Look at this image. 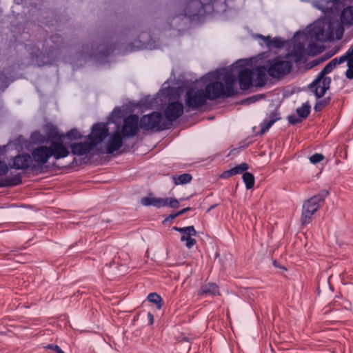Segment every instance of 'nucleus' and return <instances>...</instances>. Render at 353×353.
Returning <instances> with one entry per match:
<instances>
[{
    "label": "nucleus",
    "mask_w": 353,
    "mask_h": 353,
    "mask_svg": "<svg viewBox=\"0 0 353 353\" xmlns=\"http://www.w3.org/2000/svg\"><path fill=\"white\" fill-rule=\"evenodd\" d=\"M220 75L221 79L224 81L225 85L221 81H215L208 83L205 88V96L210 101L229 97L233 96L235 93L234 84L236 78L232 72L228 70H223Z\"/></svg>",
    "instance_id": "obj_1"
},
{
    "label": "nucleus",
    "mask_w": 353,
    "mask_h": 353,
    "mask_svg": "<svg viewBox=\"0 0 353 353\" xmlns=\"http://www.w3.org/2000/svg\"><path fill=\"white\" fill-rule=\"evenodd\" d=\"M327 195L328 191L322 190L318 194L314 195L304 202L301 219L303 225H306L311 222L312 216L319 210Z\"/></svg>",
    "instance_id": "obj_2"
},
{
    "label": "nucleus",
    "mask_w": 353,
    "mask_h": 353,
    "mask_svg": "<svg viewBox=\"0 0 353 353\" xmlns=\"http://www.w3.org/2000/svg\"><path fill=\"white\" fill-rule=\"evenodd\" d=\"M268 74L274 79H281L289 74L292 64L281 57L268 60L265 64Z\"/></svg>",
    "instance_id": "obj_3"
},
{
    "label": "nucleus",
    "mask_w": 353,
    "mask_h": 353,
    "mask_svg": "<svg viewBox=\"0 0 353 353\" xmlns=\"http://www.w3.org/2000/svg\"><path fill=\"white\" fill-rule=\"evenodd\" d=\"M334 68L330 62L319 73L317 78L309 85L310 89L312 90L316 98H321L330 89L331 78L325 77L327 74L330 73Z\"/></svg>",
    "instance_id": "obj_4"
},
{
    "label": "nucleus",
    "mask_w": 353,
    "mask_h": 353,
    "mask_svg": "<svg viewBox=\"0 0 353 353\" xmlns=\"http://www.w3.org/2000/svg\"><path fill=\"white\" fill-rule=\"evenodd\" d=\"M140 128L145 131L161 132L168 129V123L163 121L159 112H152L142 116L139 119Z\"/></svg>",
    "instance_id": "obj_5"
},
{
    "label": "nucleus",
    "mask_w": 353,
    "mask_h": 353,
    "mask_svg": "<svg viewBox=\"0 0 353 353\" xmlns=\"http://www.w3.org/2000/svg\"><path fill=\"white\" fill-rule=\"evenodd\" d=\"M214 1L215 0H188L184 8V15L191 21L199 20L205 15L206 7Z\"/></svg>",
    "instance_id": "obj_6"
},
{
    "label": "nucleus",
    "mask_w": 353,
    "mask_h": 353,
    "mask_svg": "<svg viewBox=\"0 0 353 353\" xmlns=\"http://www.w3.org/2000/svg\"><path fill=\"white\" fill-rule=\"evenodd\" d=\"M207 97L203 89L191 88L186 91L185 104L190 110H197L205 105Z\"/></svg>",
    "instance_id": "obj_7"
},
{
    "label": "nucleus",
    "mask_w": 353,
    "mask_h": 353,
    "mask_svg": "<svg viewBox=\"0 0 353 353\" xmlns=\"http://www.w3.org/2000/svg\"><path fill=\"white\" fill-rule=\"evenodd\" d=\"M139 121L137 114H130L124 118L120 130L124 138H132L138 134L141 129Z\"/></svg>",
    "instance_id": "obj_8"
},
{
    "label": "nucleus",
    "mask_w": 353,
    "mask_h": 353,
    "mask_svg": "<svg viewBox=\"0 0 353 353\" xmlns=\"http://www.w3.org/2000/svg\"><path fill=\"white\" fill-rule=\"evenodd\" d=\"M108 135V128L106 123H97L92 125L90 134L88 139L95 148L101 143Z\"/></svg>",
    "instance_id": "obj_9"
},
{
    "label": "nucleus",
    "mask_w": 353,
    "mask_h": 353,
    "mask_svg": "<svg viewBox=\"0 0 353 353\" xmlns=\"http://www.w3.org/2000/svg\"><path fill=\"white\" fill-rule=\"evenodd\" d=\"M51 157L50 148L48 146H39L32 152V161L34 163L32 165V170L41 168Z\"/></svg>",
    "instance_id": "obj_10"
},
{
    "label": "nucleus",
    "mask_w": 353,
    "mask_h": 353,
    "mask_svg": "<svg viewBox=\"0 0 353 353\" xmlns=\"http://www.w3.org/2000/svg\"><path fill=\"white\" fill-rule=\"evenodd\" d=\"M184 112V107L181 102L174 101L168 103L165 108V119L170 122H174L181 117Z\"/></svg>",
    "instance_id": "obj_11"
},
{
    "label": "nucleus",
    "mask_w": 353,
    "mask_h": 353,
    "mask_svg": "<svg viewBox=\"0 0 353 353\" xmlns=\"http://www.w3.org/2000/svg\"><path fill=\"white\" fill-rule=\"evenodd\" d=\"M32 157L27 153H23L14 157L12 159V163L10 164V166L13 169L26 170L29 168H32Z\"/></svg>",
    "instance_id": "obj_12"
},
{
    "label": "nucleus",
    "mask_w": 353,
    "mask_h": 353,
    "mask_svg": "<svg viewBox=\"0 0 353 353\" xmlns=\"http://www.w3.org/2000/svg\"><path fill=\"white\" fill-rule=\"evenodd\" d=\"M124 137L119 130H116L110 134L106 144V152L108 154H112L119 150L123 145Z\"/></svg>",
    "instance_id": "obj_13"
},
{
    "label": "nucleus",
    "mask_w": 353,
    "mask_h": 353,
    "mask_svg": "<svg viewBox=\"0 0 353 353\" xmlns=\"http://www.w3.org/2000/svg\"><path fill=\"white\" fill-rule=\"evenodd\" d=\"M48 148L51 157H53L55 159L65 158L70 154L68 148L61 141H52Z\"/></svg>",
    "instance_id": "obj_14"
},
{
    "label": "nucleus",
    "mask_w": 353,
    "mask_h": 353,
    "mask_svg": "<svg viewBox=\"0 0 353 353\" xmlns=\"http://www.w3.org/2000/svg\"><path fill=\"white\" fill-rule=\"evenodd\" d=\"M238 77L240 88L247 90L252 85L254 72L248 68H244L239 72Z\"/></svg>",
    "instance_id": "obj_15"
},
{
    "label": "nucleus",
    "mask_w": 353,
    "mask_h": 353,
    "mask_svg": "<svg viewBox=\"0 0 353 353\" xmlns=\"http://www.w3.org/2000/svg\"><path fill=\"white\" fill-rule=\"evenodd\" d=\"M90 141L80 143H74L70 145L71 152L73 154L77 156L86 155L92 151L94 148Z\"/></svg>",
    "instance_id": "obj_16"
},
{
    "label": "nucleus",
    "mask_w": 353,
    "mask_h": 353,
    "mask_svg": "<svg viewBox=\"0 0 353 353\" xmlns=\"http://www.w3.org/2000/svg\"><path fill=\"white\" fill-rule=\"evenodd\" d=\"M142 205L145 206L152 205L157 208L165 207L166 200L165 198H159L152 196L143 197L141 200Z\"/></svg>",
    "instance_id": "obj_17"
},
{
    "label": "nucleus",
    "mask_w": 353,
    "mask_h": 353,
    "mask_svg": "<svg viewBox=\"0 0 353 353\" xmlns=\"http://www.w3.org/2000/svg\"><path fill=\"white\" fill-rule=\"evenodd\" d=\"M266 65L258 66L254 69V75H255V85L257 86H263L266 83Z\"/></svg>",
    "instance_id": "obj_18"
},
{
    "label": "nucleus",
    "mask_w": 353,
    "mask_h": 353,
    "mask_svg": "<svg viewBox=\"0 0 353 353\" xmlns=\"http://www.w3.org/2000/svg\"><path fill=\"white\" fill-rule=\"evenodd\" d=\"M339 3V0H319L315 7L325 12L336 8Z\"/></svg>",
    "instance_id": "obj_19"
},
{
    "label": "nucleus",
    "mask_w": 353,
    "mask_h": 353,
    "mask_svg": "<svg viewBox=\"0 0 353 353\" xmlns=\"http://www.w3.org/2000/svg\"><path fill=\"white\" fill-rule=\"evenodd\" d=\"M280 119L279 117H278L277 113L275 112H271V114L269 116V118L267 119H265L261 124H260V131L259 134L261 135L265 133L272 126V125L279 119Z\"/></svg>",
    "instance_id": "obj_20"
},
{
    "label": "nucleus",
    "mask_w": 353,
    "mask_h": 353,
    "mask_svg": "<svg viewBox=\"0 0 353 353\" xmlns=\"http://www.w3.org/2000/svg\"><path fill=\"white\" fill-rule=\"evenodd\" d=\"M340 19L343 26H353V6H348L341 13Z\"/></svg>",
    "instance_id": "obj_21"
},
{
    "label": "nucleus",
    "mask_w": 353,
    "mask_h": 353,
    "mask_svg": "<svg viewBox=\"0 0 353 353\" xmlns=\"http://www.w3.org/2000/svg\"><path fill=\"white\" fill-rule=\"evenodd\" d=\"M216 294H219V288L213 283H209L202 285L198 292L199 296H215Z\"/></svg>",
    "instance_id": "obj_22"
},
{
    "label": "nucleus",
    "mask_w": 353,
    "mask_h": 353,
    "mask_svg": "<svg viewBox=\"0 0 353 353\" xmlns=\"http://www.w3.org/2000/svg\"><path fill=\"white\" fill-rule=\"evenodd\" d=\"M22 183V179L20 174H15L12 177H6L1 180L0 187H12L20 185Z\"/></svg>",
    "instance_id": "obj_23"
},
{
    "label": "nucleus",
    "mask_w": 353,
    "mask_h": 353,
    "mask_svg": "<svg viewBox=\"0 0 353 353\" xmlns=\"http://www.w3.org/2000/svg\"><path fill=\"white\" fill-rule=\"evenodd\" d=\"M45 134L47 140L54 141L60 139L63 136H60L57 128L51 123H48L45 126Z\"/></svg>",
    "instance_id": "obj_24"
},
{
    "label": "nucleus",
    "mask_w": 353,
    "mask_h": 353,
    "mask_svg": "<svg viewBox=\"0 0 353 353\" xmlns=\"http://www.w3.org/2000/svg\"><path fill=\"white\" fill-rule=\"evenodd\" d=\"M305 53L303 48L300 46L298 48L292 50L291 52L286 55V58H292L293 61L296 63H301L304 60Z\"/></svg>",
    "instance_id": "obj_25"
},
{
    "label": "nucleus",
    "mask_w": 353,
    "mask_h": 353,
    "mask_svg": "<svg viewBox=\"0 0 353 353\" xmlns=\"http://www.w3.org/2000/svg\"><path fill=\"white\" fill-rule=\"evenodd\" d=\"M260 37L265 41L266 45L268 47L272 46L274 48H281L284 46L285 43V41L279 37L271 39L270 36L264 37L263 35H260Z\"/></svg>",
    "instance_id": "obj_26"
},
{
    "label": "nucleus",
    "mask_w": 353,
    "mask_h": 353,
    "mask_svg": "<svg viewBox=\"0 0 353 353\" xmlns=\"http://www.w3.org/2000/svg\"><path fill=\"white\" fill-rule=\"evenodd\" d=\"M173 229L181 233V237H184L185 239L196 235V231L192 225L183 228L174 227Z\"/></svg>",
    "instance_id": "obj_27"
},
{
    "label": "nucleus",
    "mask_w": 353,
    "mask_h": 353,
    "mask_svg": "<svg viewBox=\"0 0 353 353\" xmlns=\"http://www.w3.org/2000/svg\"><path fill=\"white\" fill-rule=\"evenodd\" d=\"M192 176L190 174L185 173L180 175L172 176L175 185H183L190 183L192 181Z\"/></svg>",
    "instance_id": "obj_28"
},
{
    "label": "nucleus",
    "mask_w": 353,
    "mask_h": 353,
    "mask_svg": "<svg viewBox=\"0 0 353 353\" xmlns=\"http://www.w3.org/2000/svg\"><path fill=\"white\" fill-rule=\"evenodd\" d=\"M147 299L148 301L156 305L157 309L160 310L163 305V299L157 293L152 292L148 294Z\"/></svg>",
    "instance_id": "obj_29"
},
{
    "label": "nucleus",
    "mask_w": 353,
    "mask_h": 353,
    "mask_svg": "<svg viewBox=\"0 0 353 353\" xmlns=\"http://www.w3.org/2000/svg\"><path fill=\"white\" fill-rule=\"evenodd\" d=\"M243 181L245 185V187L248 190L251 189L254 185V176L250 172H245L242 176Z\"/></svg>",
    "instance_id": "obj_30"
},
{
    "label": "nucleus",
    "mask_w": 353,
    "mask_h": 353,
    "mask_svg": "<svg viewBox=\"0 0 353 353\" xmlns=\"http://www.w3.org/2000/svg\"><path fill=\"white\" fill-rule=\"evenodd\" d=\"M298 116L302 119H306L310 113V105L309 103H305L296 109Z\"/></svg>",
    "instance_id": "obj_31"
},
{
    "label": "nucleus",
    "mask_w": 353,
    "mask_h": 353,
    "mask_svg": "<svg viewBox=\"0 0 353 353\" xmlns=\"http://www.w3.org/2000/svg\"><path fill=\"white\" fill-rule=\"evenodd\" d=\"M320 99V98H318ZM331 101V98L330 97H325L323 99L317 100L314 109L315 112H321L322 111L326 106H327Z\"/></svg>",
    "instance_id": "obj_32"
},
{
    "label": "nucleus",
    "mask_w": 353,
    "mask_h": 353,
    "mask_svg": "<svg viewBox=\"0 0 353 353\" xmlns=\"http://www.w3.org/2000/svg\"><path fill=\"white\" fill-rule=\"evenodd\" d=\"M329 30H330V32L327 37L325 38L323 37V30L322 29L319 30L317 32H315V38L317 40H327V39H332L334 38L333 33H332V28L331 26H329Z\"/></svg>",
    "instance_id": "obj_33"
},
{
    "label": "nucleus",
    "mask_w": 353,
    "mask_h": 353,
    "mask_svg": "<svg viewBox=\"0 0 353 353\" xmlns=\"http://www.w3.org/2000/svg\"><path fill=\"white\" fill-rule=\"evenodd\" d=\"M65 137L70 140L81 139L82 138V135L77 129L70 130L66 133Z\"/></svg>",
    "instance_id": "obj_34"
},
{
    "label": "nucleus",
    "mask_w": 353,
    "mask_h": 353,
    "mask_svg": "<svg viewBox=\"0 0 353 353\" xmlns=\"http://www.w3.org/2000/svg\"><path fill=\"white\" fill-rule=\"evenodd\" d=\"M248 168H249V166H248V163H242L240 165L232 168V170L233 172V175H236V174L242 173L244 171H246L247 170H248Z\"/></svg>",
    "instance_id": "obj_35"
},
{
    "label": "nucleus",
    "mask_w": 353,
    "mask_h": 353,
    "mask_svg": "<svg viewBox=\"0 0 353 353\" xmlns=\"http://www.w3.org/2000/svg\"><path fill=\"white\" fill-rule=\"evenodd\" d=\"M321 51L319 49V47L315 43H310L307 47V53L310 55H316L318 54Z\"/></svg>",
    "instance_id": "obj_36"
},
{
    "label": "nucleus",
    "mask_w": 353,
    "mask_h": 353,
    "mask_svg": "<svg viewBox=\"0 0 353 353\" xmlns=\"http://www.w3.org/2000/svg\"><path fill=\"white\" fill-rule=\"evenodd\" d=\"M165 206H168L172 208H178L179 207V202L177 199L174 198H165Z\"/></svg>",
    "instance_id": "obj_37"
},
{
    "label": "nucleus",
    "mask_w": 353,
    "mask_h": 353,
    "mask_svg": "<svg viewBox=\"0 0 353 353\" xmlns=\"http://www.w3.org/2000/svg\"><path fill=\"white\" fill-rule=\"evenodd\" d=\"M261 98H262V96L260 94L253 95L250 97H248V98L243 100L241 103L245 104V105H248V104L253 103L257 101Z\"/></svg>",
    "instance_id": "obj_38"
},
{
    "label": "nucleus",
    "mask_w": 353,
    "mask_h": 353,
    "mask_svg": "<svg viewBox=\"0 0 353 353\" xmlns=\"http://www.w3.org/2000/svg\"><path fill=\"white\" fill-rule=\"evenodd\" d=\"M180 240L182 242H183V241L185 242V246L188 249H191L196 243V239H193L192 237L188 238V239H185L184 237H181Z\"/></svg>",
    "instance_id": "obj_39"
},
{
    "label": "nucleus",
    "mask_w": 353,
    "mask_h": 353,
    "mask_svg": "<svg viewBox=\"0 0 353 353\" xmlns=\"http://www.w3.org/2000/svg\"><path fill=\"white\" fill-rule=\"evenodd\" d=\"M324 156L321 154L316 153L310 157V161L313 164H316L324 159Z\"/></svg>",
    "instance_id": "obj_40"
},
{
    "label": "nucleus",
    "mask_w": 353,
    "mask_h": 353,
    "mask_svg": "<svg viewBox=\"0 0 353 353\" xmlns=\"http://www.w3.org/2000/svg\"><path fill=\"white\" fill-rule=\"evenodd\" d=\"M8 86V81L7 77L3 74H0V88L6 89Z\"/></svg>",
    "instance_id": "obj_41"
},
{
    "label": "nucleus",
    "mask_w": 353,
    "mask_h": 353,
    "mask_svg": "<svg viewBox=\"0 0 353 353\" xmlns=\"http://www.w3.org/2000/svg\"><path fill=\"white\" fill-rule=\"evenodd\" d=\"M344 28L341 25H339L335 29L336 39L340 40L343 35Z\"/></svg>",
    "instance_id": "obj_42"
},
{
    "label": "nucleus",
    "mask_w": 353,
    "mask_h": 353,
    "mask_svg": "<svg viewBox=\"0 0 353 353\" xmlns=\"http://www.w3.org/2000/svg\"><path fill=\"white\" fill-rule=\"evenodd\" d=\"M8 172V167L4 162L0 161V176L5 175Z\"/></svg>",
    "instance_id": "obj_43"
},
{
    "label": "nucleus",
    "mask_w": 353,
    "mask_h": 353,
    "mask_svg": "<svg viewBox=\"0 0 353 353\" xmlns=\"http://www.w3.org/2000/svg\"><path fill=\"white\" fill-rule=\"evenodd\" d=\"M232 176H234V175H233V172H232V168H231V169H230L228 170L224 171L221 174V178L227 179V178H229V177Z\"/></svg>",
    "instance_id": "obj_44"
},
{
    "label": "nucleus",
    "mask_w": 353,
    "mask_h": 353,
    "mask_svg": "<svg viewBox=\"0 0 353 353\" xmlns=\"http://www.w3.org/2000/svg\"><path fill=\"white\" fill-rule=\"evenodd\" d=\"M288 121L291 124H296L301 121V119H298L296 116L292 115L289 116Z\"/></svg>",
    "instance_id": "obj_45"
},
{
    "label": "nucleus",
    "mask_w": 353,
    "mask_h": 353,
    "mask_svg": "<svg viewBox=\"0 0 353 353\" xmlns=\"http://www.w3.org/2000/svg\"><path fill=\"white\" fill-rule=\"evenodd\" d=\"M48 349H52L56 351L57 353H63L62 350L57 345H48L47 347Z\"/></svg>",
    "instance_id": "obj_46"
},
{
    "label": "nucleus",
    "mask_w": 353,
    "mask_h": 353,
    "mask_svg": "<svg viewBox=\"0 0 353 353\" xmlns=\"http://www.w3.org/2000/svg\"><path fill=\"white\" fill-rule=\"evenodd\" d=\"M346 77L349 79H353V68H348L345 72Z\"/></svg>",
    "instance_id": "obj_47"
},
{
    "label": "nucleus",
    "mask_w": 353,
    "mask_h": 353,
    "mask_svg": "<svg viewBox=\"0 0 353 353\" xmlns=\"http://www.w3.org/2000/svg\"><path fill=\"white\" fill-rule=\"evenodd\" d=\"M349 57L347 56V54L345 53L343 56H341V57L338 58V63L339 64L342 63H344L345 61L347 60Z\"/></svg>",
    "instance_id": "obj_48"
},
{
    "label": "nucleus",
    "mask_w": 353,
    "mask_h": 353,
    "mask_svg": "<svg viewBox=\"0 0 353 353\" xmlns=\"http://www.w3.org/2000/svg\"><path fill=\"white\" fill-rule=\"evenodd\" d=\"M148 319L149 321V325H152L154 323V316L151 312L148 313Z\"/></svg>",
    "instance_id": "obj_49"
},
{
    "label": "nucleus",
    "mask_w": 353,
    "mask_h": 353,
    "mask_svg": "<svg viewBox=\"0 0 353 353\" xmlns=\"http://www.w3.org/2000/svg\"><path fill=\"white\" fill-rule=\"evenodd\" d=\"M345 54L348 57H353V45L346 51Z\"/></svg>",
    "instance_id": "obj_50"
},
{
    "label": "nucleus",
    "mask_w": 353,
    "mask_h": 353,
    "mask_svg": "<svg viewBox=\"0 0 353 353\" xmlns=\"http://www.w3.org/2000/svg\"><path fill=\"white\" fill-rule=\"evenodd\" d=\"M347 65L348 68H353V57H349L347 60Z\"/></svg>",
    "instance_id": "obj_51"
},
{
    "label": "nucleus",
    "mask_w": 353,
    "mask_h": 353,
    "mask_svg": "<svg viewBox=\"0 0 353 353\" xmlns=\"http://www.w3.org/2000/svg\"><path fill=\"white\" fill-rule=\"evenodd\" d=\"M191 209H192L191 208H186L181 210L180 211H179L177 212H178V214L179 216H181V215H183V214H185L186 212L190 210Z\"/></svg>",
    "instance_id": "obj_52"
},
{
    "label": "nucleus",
    "mask_w": 353,
    "mask_h": 353,
    "mask_svg": "<svg viewBox=\"0 0 353 353\" xmlns=\"http://www.w3.org/2000/svg\"><path fill=\"white\" fill-rule=\"evenodd\" d=\"M330 63H331V65L335 68L337 65H339L338 63V58H334L331 61H330Z\"/></svg>",
    "instance_id": "obj_53"
},
{
    "label": "nucleus",
    "mask_w": 353,
    "mask_h": 353,
    "mask_svg": "<svg viewBox=\"0 0 353 353\" xmlns=\"http://www.w3.org/2000/svg\"><path fill=\"white\" fill-rule=\"evenodd\" d=\"M179 216V215L178 214V212L175 213V214H172L169 215V216L166 219V220H172Z\"/></svg>",
    "instance_id": "obj_54"
},
{
    "label": "nucleus",
    "mask_w": 353,
    "mask_h": 353,
    "mask_svg": "<svg viewBox=\"0 0 353 353\" xmlns=\"http://www.w3.org/2000/svg\"><path fill=\"white\" fill-rule=\"evenodd\" d=\"M110 54V52H108L107 54H105V56H108Z\"/></svg>",
    "instance_id": "obj_55"
}]
</instances>
